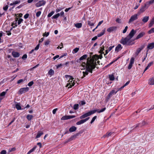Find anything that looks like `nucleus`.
Listing matches in <instances>:
<instances>
[{
    "instance_id": "1",
    "label": "nucleus",
    "mask_w": 154,
    "mask_h": 154,
    "mask_svg": "<svg viewBox=\"0 0 154 154\" xmlns=\"http://www.w3.org/2000/svg\"><path fill=\"white\" fill-rule=\"evenodd\" d=\"M93 54V53H90V57L88 58L86 63L82 62L81 64L82 66L84 67V69H82L85 70V71H83L82 72L83 76L81 77L82 79L87 75L88 72L92 73L93 69L95 68L97 65L96 61L98 59V56L94 55L92 57L91 55Z\"/></svg>"
},
{
    "instance_id": "2",
    "label": "nucleus",
    "mask_w": 154,
    "mask_h": 154,
    "mask_svg": "<svg viewBox=\"0 0 154 154\" xmlns=\"http://www.w3.org/2000/svg\"><path fill=\"white\" fill-rule=\"evenodd\" d=\"M106 109V108L105 107L104 108L101 110H93L91 111H90L87 113H85V114L81 116L80 117V118L81 119H84L85 117H86L88 116H89L91 115L92 114H93L96 112H97L98 113H100L104 111Z\"/></svg>"
},
{
    "instance_id": "3",
    "label": "nucleus",
    "mask_w": 154,
    "mask_h": 154,
    "mask_svg": "<svg viewBox=\"0 0 154 154\" xmlns=\"http://www.w3.org/2000/svg\"><path fill=\"white\" fill-rule=\"evenodd\" d=\"M65 77L66 78L67 80H68V82H69L66 85V87H68L69 88H71L72 86H73L75 85L74 81L73 82V78L70 75H65Z\"/></svg>"
},
{
    "instance_id": "4",
    "label": "nucleus",
    "mask_w": 154,
    "mask_h": 154,
    "mask_svg": "<svg viewBox=\"0 0 154 154\" xmlns=\"http://www.w3.org/2000/svg\"><path fill=\"white\" fill-rule=\"evenodd\" d=\"M131 38L128 35L125 38L121 40V43L124 45L129 44L131 42Z\"/></svg>"
},
{
    "instance_id": "5",
    "label": "nucleus",
    "mask_w": 154,
    "mask_h": 154,
    "mask_svg": "<svg viewBox=\"0 0 154 154\" xmlns=\"http://www.w3.org/2000/svg\"><path fill=\"white\" fill-rule=\"evenodd\" d=\"M149 5H148V2L145 4L144 5L142 6L141 7L140 11L138 12L139 14L143 12L148 7Z\"/></svg>"
},
{
    "instance_id": "6",
    "label": "nucleus",
    "mask_w": 154,
    "mask_h": 154,
    "mask_svg": "<svg viewBox=\"0 0 154 154\" xmlns=\"http://www.w3.org/2000/svg\"><path fill=\"white\" fill-rule=\"evenodd\" d=\"M23 20H15L13 22L11 25L13 28H15L17 26V25H19L20 24Z\"/></svg>"
},
{
    "instance_id": "7",
    "label": "nucleus",
    "mask_w": 154,
    "mask_h": 154,
    "mask_svg": "<svg viewBox=\"0 0 154 154\" xmlns=\"http://www.w3.org/2000/svg\"><path fill=\"white\" fill-rule=\"evenodd\" d=\"M154 48V42L148 44L147 47L146 48V55L148 54V52L149 50H151Z\"/></svg>"
},
{
    "instance_id": "8",
    "label": "nucleus",
    "mask_w": 154,
    "mask_h": 154,
    "mask_svg": "<svg viewBox=\"0 0 154 154\" xmlns=\"http://www.w3.org/2000/svg\"><path fill=\"white\" fill-rule=\"evenodd\" d=\"M29 90V88L28 87L22 88L20 89L18 91V93L21 94Z\"/></svg>"
},
{
    "instance_id": "9",
    "label": "nucleus",
    "mask_w": 154,
    "mask_h": 154,
    "mask_svg": "<svg viewBox=\"0 0 154 154\" xmlns=\"http://www.w3.org/2000/svg\"><path fill=\"white\" fill-rule=\"evenodd\" d=\"M46 3V2L44 0H41L39 1L35 4L36 7H38L42 6L44 5Z\"/></svg>"
},
{
    "instance_id": "10",
    "label": "nucleus",
    "mask_w": 154,
    "mask_h": 154,
    "mask_svg": "<svg viewBox=\"0 0 154 154\" xmlns=\"http://www.w3.org/2000/svg\"><path fill=\"white\" fill-rule=\"evenodd\" d=\"M79 133H78L75 134L72 136L70 137L66 141V143H68L71 141L73 140H74L75 139L76 137L79 136Z\"/></svg>"
},
{
    "instance_id": "11",
    "label": "nucleus",
    "mask_w": 154,
    "mask_h": 154,
    "mask_svg": "<svg viewBox=\"0 0 154 154\" xmlns=\"http://www.w3.org/2000/svg\"><path fill=\"white\" fill-rule=\"evenodd\" d=\"M90 118L89 117H88L86 118L85 119H82L80 121H78L76 122V125H80L81 124H82L84 122H85L86 121H88L89 119Z\"/></svg>"
},
{
    "instance_id": "12",
    "label": "nucleus",
    "mask_w": 154,
    "mask_h": 154,
    "mask_svg": "<svg viewBox=\"0 0 154 154\" xmlns=\"http://www.w3.org/2000/svg\"><path fill=\"white\" fill-rule=\"evenodd\" d=\"M134 58L133 57H132L130 61V63H129L128 66V69H131L132 66V65L134 63Z\"/></svg>"
},
{
    "instance_id": "13",
    "label": "nucleus",
    "mask_w": 154,
    "mask_h": 154,
    "mask_svg": "<svg viewBox=\"0 0 154 154\" xmlns=\"http://www.w3.org/2000/svg\"><path fill=\"white\" fill-rule=\"evenodd\" d=\"M136 32V31L134 30L133 29L130 32L128 36L131 39Z\"/></svg>"
},
{
    "instance_id": "14",
    "label": "nucleus",
    "mask_w": 154,
    "mask_h": 154,
    "mask_svg": "<svg viewBox=\"0 0 154 154\" xmlns=\"http://www.w3.org/2000/svg\"><path fill=\"white\" fill-rule=\"evenodd\" d=\"M144 45H142L140 47L138 48L136 50L135 54L137 55L144 48Z\"/></svg>"
},
{
    "instance_id": "15",
    "label": "nucleus",
    "mask_w": 154,
    "mask_h": 154,
    "mask_svg": "<svg viewBox=\"0 0 154 154\" xmlns=\"http://www.w3.org/2000/svg\"><path fill=\"white\" fill-rule=\"evenodd\" d=\"M116 27H111L107 29V31L109 32H111L116 30Z\"/></svg>"
},
{
    "instance_id": "16",
    "label": "nucleus",
    "mask_w": 154,
    "mask_h": 154,
    "mask_svg": "<svg viewBox=\"0 0 154 154\" xmlns=\"http://www.w3.org/2000/svg\"><path fill=\"white\" fill-rule=\"evenodd\" d=\"M122 47L121 45L119 44L116 47L115 50L116 51L118 52L120 50L122 49Z\"/></svg>"
},
{
    "instance_id": "17",
    "label": "nucleus",
    "mask_w": 154,
    "mask_h": 154,
    "mask_svg": "<svg viewBox=\"0 0 154 154\" xmlns=\"http://www.w3.org/2000/svg\"><path fill=\"white\" fill-rule=\"evenodd\" d=\"M12 54L14 57H18L20 56V54L19 53L15 51L12 52Z\"/></svg>"
},
{
    "instance_id": "18",
    "label": "nucleus",
    "mask_w": 154,
    "mask_h": 154,
    "mask_svg": "<svg viewBox=\"0 0 154 154\" xmlns=\"http://www.w3.org/2000/svg\"><path fill=\"white\" fill-rule=\"evenodd\" d=\"M146 122L145 121H143L142 123L141 124H140V123L137 124L135 125V128H137V127L139 126L141 127L143 126L144 125H145L146 124Z\"/></svg>"
},
{
    "instance_id": "19",
    "label": "nucleus",
    "mask_w": 154,
    "mask_h": 154,
    "mask_svg": "<svg viewBox=\"0 0 154 154\" xmlns=\"http://www.w3.org/2000/svg\"><path fill=\"white\" fill-rule=\"evenodd\" d=\"M148 84L149 85H154V77L149 79Z\"/></svg>"
},
{
    "instance_id": "20",
    "label": "nucleus",
    "mask_w": 154,
    "mask_h": 154,
    "mask_svg": "<svg viewBox=\"0 0 154 154\" xmlns=\"http://www.w3.org/2000/svg\"><path fill=\"white\" fill-rule=\"evenodd\" d=\"M145 33L144 32H142L139 33L136 38V39H138L139 38L142 37L145 35Z\"/></svg>"
},
{
    "instance_id": "21",
    "label": "nucleus",
    "mask_w": 154,
    "mask_h": 154,
    "mask_svg": "<svg viewBox=\"0 0 154 154\" xmlns=\"http://www.w3.org/2000/svg\"><path fill=\"white\" fill-rule=\"evenodd\" d=\"M114 47V46H111L109 47L108 49L106 50V54H104V55H105L106 54H107L108 53L111 51L112 49Z\"/></svg>"
},
{
    "instance_id": "22",
    "label": "nucleus",
    "mask_w": 154,
    "mask_h": 154,
    "mask_svg": "<svg viewBox=\"0 0 154 154\" xmlns=\"http://www.w3.org/2000/svg\"><path fill=\"white\" fill-rule=\"evenodd\" d=\"M76 128L75 126H72L69 129V131L70 132H72L76 131Z\"/></svg>"
},
{
    "instance_id": "23",
    "label": "nucleus",
    "mask_w": 154,
    "mask_h": 154,
    "mask_svg": "<svg viewBox=\"0 0 154 154\" xmlns=\"http://www.w3.org/2000/svg\"><path fill=\"white\" fill-rule=\"evenodd\" d=\"M130 83V81H128L121 88H119L118 91H121L122 89H123L125 86L127 85Z\"/></svg>"
},
{
    "instance_id": "24",
    "label": "nucleus",
    "mask_w": 154,
    "mask_h": 154,
    "mask_svg": "<svg viewBox=\"0 0 154 154\" xmlns=\"http://www.w3.org/2000/svg\"><path fill=\"white\" fill-rule=\"evenodd\" d=\"M75 26L77 28H80L82 26V24L81 23H78L74 24Z\"/></svg>"
},
{
    "instance_id": "25",
    "label": "nucleus",
    "mask_w": 154,
    "mask_h": 154,
    "mask_svg": "<svg viewBox=\"0 0 154 154\" xmlns=\"http://www.w3.org/2000/svg\"><path fill=\"white\" fill-rule=\"evenodd\" d=\"M43 134V132H41L40 131H38L37 136L35 137V138L37 139L38 138H39L41 135H42Z\"/></svg>"
},
{
    "instance_id": "26",
    "label": "nucleus",
    "mask_w": 154,
    "mask_h": 154,
    "mask_svg": "<svg viewBox=\"0 0 154 154\" xmlns=\"http://www.w3.org/2000/svg\"><path fill=\"white\" fill-rule=\"evenodd\" d=\"M153 64V62H150L148 64V65L145 68V69L144 71V72L146 70H147L148 69L149 67Z\"/></svg>"
},
{
    "instance_id": "27",
    "label": "nucleus",
    "mask_w": 154,
    "mask_h": 154,
    "mask_svg": "<svg viewBox=\"0 0 154 154\" xmlns=\"http://www.w3.org/2000/svg\"><path fill=\"white\" fill-rule=\"evenodd\" d=\"M88 56L87 54H84L79 59L80 61H81L82 60H85L87 57Z\"/></svg>"
},
{
    "instance_id": "28",
    "label": "nucleus",
    "mask_w": 154,
    "mask_h": 154,
    "mask_svg": "<svg viewBox=\"0 0 154 154\" xmlns=\"http://www.w3.org/2000/svg\"><path fill=\"white\" fill-rule=\"evenodd\" d=\"M48 74L51 76H52L54 74V71L52 69H51L48 72Z\"/></svg>"
},
{
    "instance_id": "29",
    "label": "nucleus",
    "mask_w": 154,
    "mask_h": 154,
    "mask_svg": "<svg viewBox=\"0 0 154 154\" xmlns=\"http://www.w3.org/2000/svg\"><path fill=\"white\" fill-rule=\"evenodd\" d=\"M138 15V14H135L134 15L132 16L130 19H136L138 18L137 16Z\"/></svg>"
},
{
    "instance_id": "30",
    "label": "nucleus",
    "mask_w": 154,
    "mask_h": 154,
    "mask_svg": "<svg viewBox=\"0 0 154 154\" xmlns=\"http://www.w3.org/2000/svg\"><path fill=\"white\" fill-rule=\"evenodd\" d=\"M154 24V20H151L149 24V27H151Z\"/></svg>"
},
{
    "instance_id": "31",
    "label": "nucleus",
    "mask_w": 154,
    "mask_h": 154,
    "mask_svg": "<svg viewBox=\"0 0 154 154\" xmlns=\"http://www.w3.org/2000/svg\"><path fill=\"white\" fill-rule=\"evenodd\" d=\"M23 16V14H17L16 15L17 18L16 19H18V18H19V19H22V18H20L22 17Z\"/></svg>"
},
{
    "instance_id": "32",
    "label": "nucleus",
    "mask_w": 154,
    "mask_h": 154,
    "mask_svg": "<svg viewBox=\"0 0 154 154\" xmlns=\"http://www.w3.org/2000/svg\"><path fill=\"white\" fill-rule=\"evenodd\" d=\"M33 118V116L32 115H27L26 118L29 121L31 120Z\"/></svg>"
},
{
    "instance_id": "33",
    "label": "nucleus",
    "mask_w": 154,
    "mask_h": 154,
    "mask_svg": "<svg viewBox=\"0 0 154 154\" xmlns=\"http://www.w3.org/2000/svg\"><path fill=\"white\" fill-rule=\"evenodd\" d=\"M36 146H35L31 149L27 153V154H29L33 152L36 148Z\"/></svg>"
},
{
    "instance_id": "34",
    "label": "nucleus",
    "mask_w": 154,
    "mask_h": 154,
    "mask_svg": "<svg viewBox=\"0 0 154 154\" xmlns=\"http://www.w3.org/2000/svg\"><path fill=\"white\" fill-rule=\"evenodd\" d=\"M118 91V90L116 91H115V90H112V91H111L110 92V93L112 95H114V94H116V93L118 91Z\"/></svg>"
},
{
    "instance_id": "35",
    "label": "nucleus",
    "mask_w": 154,
    "mask_h": 154,
    "mask_svg": "<svg viewBox=\"0 0 154 154\" xmlns=\"http://www.w3.org/2000/svg\"><path fill=\"white\" fill-rule=\"evenodd\" d=\"M109 78L110 80L113 81L115 79L114 76L113 75H109Z\"/></svg>"
},
{
    "instance_id": "36",
    "label": "nucleus",
    "mask_w": 154,
    "mask_h": 154,
    "mask_svg": "<svg viewBox=\"0 0 154 154\" xmlns=\"http://www.w3.org/2000/svg\"><path fill=\"white\" fill-rule=\"evenodd\" d=\"M79 48H76L73 50L72 52L73 54H75L79 51Z\"/></svg>"
},
{
    "instance_id": "37",
    "label": "nucleus",
    "mask_w": 154,
    "mask_h": 154,
    "mask_svg": "<svg viewBox=\"0 0 154 154\" xmlns=\"http://www.w3.org/2000/svg\"><path fill=\"white\" fill-rule=\"evenodd\" d=\"M16 107L17 110L21 109V106L18 103L16 105Z\"/></svg>"
},
{
    "instance_id": "38",
    "label": "nucleus",
    "mask_w": 154,
    "mask_h": 154,
    "mask_svg": "<svg viewBox=\"0 0 154 154\" xmlns=\"http://www.w3.org/2000/svg\"><path fill=\"white\" fill-rule=\"evenodd\" d=\"M68 116H63L61 118V119L62 120H65L69 119V118H68Z\"/></svg>"
},
{
    "instance_id": "39",
    "label": "nucleus",
    "mask_w": 154,
    "mask_h": 154,
    "mask_svg": "<svg viewBox=\"0 0 154 154\" xmlns=\"http://www.w3.org/2000/svg\"><path fill=\"white\" fill-rule=\"evenodd\" d=\"M105 30H104L102 32H100V33L97 35L98 37H100L103 35L105 33Z\"/></svg>"
},
{
    "instance_id": "40",
    "label": "nucleus",
    "mask_w": 154,
    "mask_h": 154,
    "mask_svg": "<svg viewBox=\"0 0 154 154\" xmlns=\"http://www.w3.org/2000/svg\"><path fill=\"white\" fill-rule=\"evenodd\" d=\"M154 32V28H153L151 29L148 32V33L149 34H150L152 33H153Z\"/></svg>"
},
{
    "instance_id": "41",
    "label": "nucleus",
    "mask_w": 154,
    "mask_h": 154,
    "mask_svg": "<svg viewBox=\"0 0 154 154\" xmlns=\"http://www.w3.org/2000/svg\"><path fill=\"white\" fill-rule=\"evenodd\" d=\"M114 134V132H110L109 133H107L106 134V136H107L108 137L110 136L111 135H112V134Z\"/></svg>"
},
{
    "instance_id": "42",
    "label": "nucleus",
    "mask_w": 154,
    "mask_h": 154,
    "mask_svg": "<svg viewBox=\"0 0 154 154\" xmlns=\"http://www.w3.org/2000/svg\"><path fill=\"white\" fill-rule=\"evenodd\" d=\"M73 108L75 110H76L79 108V104H75L74 105Z\"/></svg>"
},
{
    "instance_id": "43",
    "label": "nucleus",
    "mask_w": 154,
    "mask_h": 154,
    "mask_svg": "<svg viewBox=\"0 0 154 154\" xmlns=\"http://www.w3.org/2000/svg\"><path fill=\"white\" fill-rule=\"evenodd\" d=\"M60 14L58 13V14H56L54 15L52 17L54 19H56V18H57L60 16Z\"/></svg>"
},
{
    "instance_id": "44",
    "label": "nucleus",
    "mask_w": 154,
    "mask_h": 154,
    "mask_svg": "<svg viewBox=\"0 0 154 154\" xmlns=\"http://www.w3.org/2000/svg\"><path fill=\"white\" fill-rule=\"evenodd\" d=\"M50 41L49 40H48L45 42L44 45H48L50 43Z\"/></svg>"
},
{
    "instance_id": "45",
    "label": "nucleus",
    "mask_w": 154,
    "mask_h": 154,
    "mask_svg": "<svg viewBox=\"0 0 154 154\" xmlns=\"http://www.w3.org/2000/svg\"><path fill=\"white\" fill-rule=\"evenodd\" d=\"M54 13V11H52L50 13H49L48 15V17H51Z\"/></svg>"
},
{
    "instance_id": "46",
    "label": "nucleus",
    "mask_w": 154,
    "mask_h": 154,
    "mask_svg": "<svg viewBox=\"0 0 154 154\" xmlns=\"http://www.w3.org/2000/svg\"><path fill=\"white\" fill-rule=\"evenodd\" d=\"M16 150V148L15 147H13L11 149H9L8 152H11L14 151Z\"/></svg>"
},
{
    "instance_id": "47",
    "label": "nucleus",
    "mask_w": 154,
    "mask_h": 154,
    "mask_svg": "<svg viewBox=\"0 0 154 154\" xmlns=\"http://www.w3.org/2000/svg\"><path fill=\"white\" fill-rule=\"evenodd\" d=\"M97 117L96 116H95L93 118L90 122L91 124L92 123L94 122L95 119H96Z\"/></svg>"
},
{
    "instance_id": "48",
    "label": "nucleus",
    "mask_w": 154,
    "mask_h": 154,
    "mask_svg": "<svg viewBox=\"0 0 154 154\" xmlns=\"http://www.w3.org/2000/svg\"><path fill=\"white\" fill-rule=\"evenodd\" d=\"M33 81H32L28 83V85L29 86L31 87L33 85Z\"/></svg>"
},
{
    "instance_id": "49",
    "label": "nucleus",
    "mask_w": 154,
    "mask_h": 154,
    "mask_svg": "<svg viewBox=\"0 0 154 154\" xmlns=\"http://www.w3.org/2000/svg\"><path fill=\"white\" fill-rule=\"evenodd\" d=\"M20 0L16 1L13 2V4H14V5H15L20 3Z\"/></svg>"
},
{
    "instance_id": "50",
    "label": "nucleus",
    "mask_w": 154,
    "mask_h": 154,
    "mask_svg": "<svg viewBox=\"0 0 154 154\" xmlns=\"http://www.w3.org/2000/svg\"><path fill=\"white\" fill-rule=\"evenodd\" d=\"M63 9V8H59L56 9V12L57 13L58 12H60V11H61Z\"/></svg>"
},
{
    "instance_id": "51",
    "label": "nucleus",
    "mask_w": 154,
    "mask_h": 154,
    "mask_svg": "<svg viewBox=\"0 0 154 154\" xmlns=\"http://www.w3.org/2000/svg\"><path fill=\"white\" fill-rule=\"evenodd\" d=\"M104 50V46L100 48V51L101 54H104V52L103 51Z\"/></svg>"
},
{
    "instance_id": "52",
    "label": "nucleus",
    "mask_w": 154,
    "mask_h": 154,
    "mask_svg": "<svg viewBox=\"0 0 154 154\" xmlns=\"http://www.w3.org/2000/svg\"><path fill=\"white\" fill-rule=\"evenodd\" d=\"M79 104L80 105H83L85 104V102L84 101H81L79 103Z\"/></svg>"
},
{
    "instance_id": "53",
    "label": "nucleus",
    "mask_w": 154,
    "mask_h": 154,
    "mask_svg": "<svg viewBox=\"0 0 154 154\" xmlns=\"http://www.w3.org/2000/svg\"><path fill=\"white\" fill-rule=\"evenodd\" d=\"M53 22H56L58 24H59L60 23V20H53Z\"/></svg>"
},
{
    "instance_id": "54",
    "label": "nucleus",
    "mask_w": 154,
    "mask_h": 154,
    "mask_svg": "<svg viewBox=\"0 0 154 154\" xmlns=\"http://www.w3.org/2000/svg\"><path fill=\"white\" fill-rule=\"evenodd\" d=\"M153 3H154V0H151L149 2H148V5H149L150 4H152Z\"/></svg>"
},
{
    "instance_id": "55",
    "label": "nucleus",
    "mask_w": 154,
    "mask_h": 154,
    "mask_svg": "<svg viewBox=\"0 0 154 154\" xmlns=\"http://www.w3.org/2000/svg\"><path fill=\"white\" fill-rule=\"evenodd\" d=\"M128 29V26H126L125 27V29H124V30L123 31V32H122L123 33H125L126 32Z\"/></svg>"
},
{
    "instance_id": "56",
    "label": "nucleus",
    "mask_w": 154,
    "mask_h": 154,
    "mask_svg": "<svg viewBox=\"0 0 154 154\" xmlns=\"http://www.w3.org/2000/svg\"><path fill=\"white\" fill-rule=\"evenodd\" d=\"M49 34V32H45V33H43V35L44 36H45L46 37L48 36Z\"/></svg>"
},
{
    "instance_id": "57",
    "label": "nucleus",
    "mask_w": 154,
    "mask_h": 154,
    "mask_svg": "<svg viewBox=\"0 0 154 154\" xmlns=\"http://www.w3.org/2000/svg\"><path fill=\"white\" fill-rule=\"evenodd\" d=\"M6 94V92L3 91L0 94V96H4Z\"/></svg>"
},
{
    "instance_id": "58",
    "label": "nucleus",
    "mask_w": 154,
    "mask_h": 154,
    "mask_svg": "<svg viewBox=\"0 0 154 154\" xmlns=\"http://www.w3.org/2000/svg\"><path fill=\"white\" fill-rule=\"evenodd\" d=\"M39 44H38L36 46L35 48L34 49V50L36 51L39 49Z\"/></svg>"
},
{
    "instance_id": "59",
    "label": "nucleus",
    "mask_w": 154,
    "mask_h": 154,
    "mask_svg": "<svg viewBox=\"0 0 154 154\" xmlns=\"http://www.w3.org/2000/svg\"><path fill=\"white\" fill-rule=\"evenodd\" d=\"M41 13V12L40 11L38 12L36 14V16L37 17H39Z\"/></svg>"
},
{
    "instance_id": "60",
    "label": "nucleus",
    "mask_w": 154,
    "mask_h": 154,
    "mask_svg": "<svg viewBox=\"0 0 154 154\" xmlns=\"http://www.w3.org/2000/svg\"><path fill=\"white\" fill-rule=\"evenodd\" d=\"M69 119H72L75 117V116H68Z\"/></svg>"
},
{
    "instance_id": "61",
    "label": "nucleus",
    "mask_w": 154,
    "mask_h": 154,
    "mask_svg": "<svg viewBox=\"0 0 154 154\" xmlns=\"http://www.w3.org/2000/svg\"><path fill=\"white\" fill-rule=\"evenodd\" d=\"M27 57V55L26 54H25L23 55V57H22V59H26Z\"/></svg>"
},
{
    "instance_id": "62",
    "label": "nucleus",
    "mask_w": 154,
    "mask_h": 154,
    "mask_svg": "<svg viewBox=\"0 0 154 154\" xmlns=\"http://www.w3.org/2000/svg\"><path fill=\"white\" fill-rule=\"evenodd\" d=\"M88 24L89 25L91 26H93L94 25V23H92L89 21L88 22Z\"/></svg>"
},
{
    "instance_id": "63",
    "label": "nucleus",
    "mask_w": 154,
    "mask_h": 154,
    "mask_svg": "<svg viewBox=\"0 0 154 154\" xmlns=\"http://www.w3.org/2000/svg\"><path fill=\"white\" fill-rule=\"evenodd\" d=\"M8 5H6L5 7H3V9L5 11H7L8 9Z\"/></svg>"
},
{
    "instance_id": "64",
    "label": "nucleus",
    "mask_w": 154,
    "mask_h": 154,
    "mask_svg": "<svg viewBox=\"0 0 154 154\" xmlns=\"http://www.w3.org/2000/svg\"><path fill=\"white\" fill-rule=\"evenodd\" d=\"M6 152L5 150H3L1 152V154H6Z\"/></svg>"
}]
</instances>
